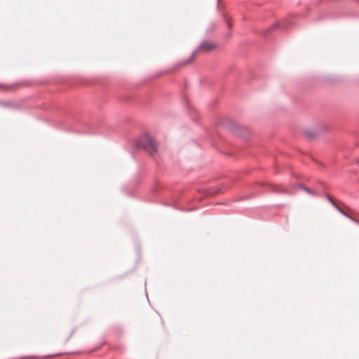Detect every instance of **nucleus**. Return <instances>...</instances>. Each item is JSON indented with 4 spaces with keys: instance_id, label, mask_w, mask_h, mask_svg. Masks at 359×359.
Returning a JSON list of instances; mask_svg holds the SVG:
<instances>
[{
    "instance_id": "1",
    "label": "nucleus",
    "mask_w": 359,
    "mask_h": 359,
    "mask_svg": "<svg viewBox=\"0 0 359 359\" xmlns=\"http://www.w3.org/2000/svg\"><path fill=\"white\" fill-rule=\"evenodd\" d=\"M144 147L151 155L154 154L157 151V144L156 142L150 137L146 139Z\"/></svg>"
},
{
    "instance_id": "2",
    "label": "nucleus",
    "mask_w": 359,
    "mask_h": 359,
    "mask_svg": "<svg viewBox=\"0 0 359 359\" xmlns=\"http://www.w3.org/2000/svg\"><path fill=\"white\" fill-rule=\"evenodd\" d=\"M214 47L215 46L212 43L209 42H204L201 44L199 49L203 51H208L212 50Z\"/></svg>"
},
{
    "instance_id": "3",
    "label": "nucleus",
    "mask_w": 359,
    "mask_h": 359,
    "mask_svg": "<svg viewBox=\"0 0 359 359\" xmlns=\"http://www.w3.org/2000/svg\"><path fill=\"white\" fill-rule=\"evenodd\" d=\"M330 202L332 203V204L342 214L344 215V216L346 217H348L351 219H352V217L348 214L346 213L345 211H344L340 207H339L334 201L332 198H329Z\"/></svg>"
},
{
    "instance_id": "4",
    "label": "nucleus",
    "mask_w": 359,
    "mask_h": 359,
    "mask_svg": "<svg viewBox=\"0 0 359 359\" xmlns=\"http://www.w3.org/2000/svg\"><path fill=\"white\" fill-rule=\"evenodd\" d=\"M195 56V53H194L191 55V57H190V59L189 60V61H187V63H189V62H191V61L194 60V57Z\"/></svg>"
},
{
    "instance_id": "5",
    "label": "nucleus",
    "mask_w": 359,
    "mask_h": 359,
    "mask_svg": "<svg viewBox=\"0 0 359 359\" xmlns=\"http://www.w3.org/2000/svg\"><path fill=\"white\" fill-rule=\"evenodd\" d=\"M305 190H306L307 192H309V193H310V192H311L308 189H305Z\"/></svg>"
}]
</instances>
